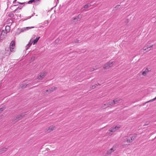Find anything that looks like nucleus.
Listing matches in <instances>:
<instances>
[{"instance_id": "20", "label": "nucleus", "mask_w": 156, "mask_h": 156, "mask_svg": "<svg viewBox=\"0 0 156 156\" xmlns=\"http://www.w3.org/2000/svg\"><path fill=\"white\" fill-rule=\"evenodd\" d=\"M156 99V97L154 98L151 100H150L149 101H148L146 103H148V102H151V101H154Z\"/></svg>"}, {"instance_id": "36", "label": "nucleus", "mask_w": 156, "mask_h": 156, "mask_svg": "<svg viewBox=\"0 0 156 156\" xmlns=\"http://www.w3.org/2000/svg\"><path fill=\"white\" fill-rule=\"evenodd\" d=\"M40 0H35V1H39Z\"/></svg>"}, {"instance_id": "10", "label": "nucleus", "mask_w": 156, "mask_h": 156, "mask_svg": "<svg viewBox=\"0 0 156 156\" xmlns=\"http://www.w3.org/2000/svg\"><path fill=\"white\" fill-rule=\"evenodd\" d=\"M93 2H91L90 3H88L84 6L83 8L84 9H86L88 8L89 7H90L91 6L94 5V4H92Z\"/></svg>"}, {"instance_id": "13", "label": "nucleus", "mask_w": 156, "mask_h": 156, "mask_svg": "<svg viewBox=\"0 0 156 156\" xmlns=\"http://www.w3.org/2000/svg\"><path fill=\"white\" fill-rule=\"evenodd\" d=\"M57 88L56 87H51L50 89H49V90H46V92H48L49 91H50V92L53 91L54 90H56V89Z\"/></svg>"}, {"instance_id": "3", "label": "nucleus", "mask_w": 156, "mask_h": 156, "mask_svg": "<svg viewBox=\"0 0 156 156\" xmlns=\"http://www.w3.org/2000/svg\"><path fill=\"white\" fill-rule=\"evenodd\" d=\"M115 62H109L105 64L104 68L105 69H108L110 67H112Z\"/></svg>"}, {"instance_id": "23", "label": "nucleus", "mask_w": 156, "mask_h": 156, "mask_svg": "<svg viewBox=\"0 0 156 156\" xmlns=\"http://www.w3.org/2000/svg\"><path fill=\"white\" fill-rule=\"evenodd\" d=\"M146 71H144L142 72V74L143 75L145 76L146 75Z\"/></svg>"}, {"instance_id": "27", "label": "nucleus", "mask_w": 156, "mask_h": 156, "mask_svg": "<svg viewBox=\"0 0 156 156\" xmlns=\"http://www.w3.org/2000/svg\"><path fill=\"white\" fill-rule=\"evenodd\" d=\"M145 71H146V72L147 73L149 71L148 69L147 68L145 69Z\"/></svg>"}, {"instance_id": "15", "label": "nucleus", "mask_w": 156, "mask_h": 156, "mask_svg": "<svg viewBox=\"0 0 156 156\" xmlns=\"http://www.w3.org/2000/svg\"><path fill=\"white\" fill-rule=\"evenodd\" d=\"M55 126H50L49 128H48V132H50L51 131L53 130L54 129H55Z\"/></svg>"}, {"instance_id": "32", "label": "nucleus", "mask_w": 156, "mask_h": 156, "mask_svg": "<svg viewBox=\"0 0 156 156\" xmlns=\"http://www.w3.org/2000/svg\"><path fill=\"white\" fill-rule=\"evenodd\" d=\"M77 19V17L74 18V20H76V19Z\"/></svg>"}, {"instance_id": "18", "label": "nucleus", "mask_w": 156, "mask_h": 156, "mask_svg": "<svg viewBox=\"0 0 156 156\" xmlns=\"http://www.w3.org/2000/svg\"><path fill=\"white\" fill-rule=\"evenodd\" d=\"M10 27L9 26H6L5 27V30L7 32L9 30Z\"/></svg>"}, {"instance_id": "22", "label": "nucleus", "mask_w": 156, "mask_h": 156, "mask_svg": "<svg viewBox=\"0 0 156 156\" xmlns=\"http://www.w3.org/2000/svg\"><path fill=\"white\" fill-rule=\"evenodd\" d=\"M35 1V0H30L28 1V3L31 4Z\"/></svg>"}, {"instance_id": "7", "label": "nucleus", "mask_w": 156, "mask_h": 156, "mask_svg": "<svg viewBox=\"0 0 156 156\" xmlns=\"http://www.w3.org/2000/svg\"><path fill=\"white\" fill-rule=\"evenodd\" d=\"M46 74L45 73H41L40 75L37 76V78L39 80H41L45 76Z\"/></svg>"}, {"instance_id": "35", "label": "nucleus", "mask_w": 156, "mask_h": 156, "mask_svg": "<svg viewBox=\"0 0 156 156\" xmlns=\"http://www.w3.org/2000/svg\"><path fill=\"white\" fill-rule=\"evenodd\" d=\"M98 85H100V84L99 83H98L96 85L97 86Z\"/></svg>"}, {"instance_id": "31", "label": "nucleus", "mask_w": 156, "mask_h": 156, "mask_svg": "<svg viewBox=\"0 0 156 156\" xmlns=\"http://www.w3.org/2000/svg\"><path fill=\"white\" fill-rule=\"evenodd\" d=\"M96 86H92V88H93V89H94V88L95 87H96Z\"/></svg>"}, {"instance_id": "14", "label": "nucleus", "mask_w": 156, "mask_h": 156, "mask_svg": "<svg viewBox=\"0 0 156 156\" xmlns=\"http://www.w3.org/2000/svg\"><path fill=\"white\" fill-rule=\"evenodd\" d=\"M20 30V29H18L16 32L15 33V35L16 36L18 35L20 33L22 32Z\"/></svg>"}, {"instance_id": "16", "label": "nucleus", "mask_w": 156, "mask_h": 156, "mask_svg": "<svg viewBox=\"0 0 156 156\" xmlns=\"http://www.w3.org/2000/svg\"><path fill=\"white\" fill-rule=\"evenodd\" d=\"M7 150L6 148L4 147L2 148L0 151V154L4 153L5 151H6Z\"/></svg>"}, {"instance_id": "38", "label": "nucleus", "mask_w": 156, "mask_h": 156, "mask_svg": "<svg viewBox=\"0 0 156 156\" xmlns=\"http://www.w3.org/2000/svg\"><path fill=\"white\" fill-rule=\"evenodd\" d=\"M48 92H49V93L51 92L50 91H49Z\"/></svg>"}, {"instance_id": "30", "label": "nucleus", "mask_w": 156, "mask_h": 156, "mask_svg": "<svg viewBox=\"0 0 156 156\" xmlns=\"http://www.w3.org/2000/svg\"><path fill=\"white\" fill-rule=\"evenodd\" d=\"M81 17V15H79L77 17V18H79V17Z\"/></svg>"}, {"instance_id": "25", "label": "nucleus", "mask_w": 156, "mask_h": 156, "mask_svg": "<svg viewBox=\"0 0 156 156\" xmlns=\"http://www.w3.org/2000/svg\"><path fill=\"white\" fill-rule=\"evenodd\" d=\"M16 3H18L19 4L23 5V4H24L25 2L21 3V2H17Z\"/></svg>"}, {"instance_id": "12", "label": "nucleus", "mask_w": 156, "mask_h": 156, "mask_svg": "<svg viewBox=\"0 0 156 156\" xmlns=\"http://www.w3.org/2000/svg\"><path fill=\"white\" fill-rule=\"evenodd\" d=\"M40 38V37H37L33 41H32V42L34 45L35 44L37 43Z\"/></svg>"}, {"instance_id": "6", "label": "nucleus", "mask_w": 156, "mask_h": 156, "mask_svg": "<svg viewBox=\"0 0 156 156\" xmlns=\"http://www.w3.org/2000/svg\"><path fill=\"white\" fill-rule=\"evenodd\" d=\"M24 114H22L18 115L16 118H14L13 119L14 122H16L20 120L24 116Z\"/></svg>"}, {"instance_id": "39", "label": "nucleus", "mask_w": 156, "mask_h": 156, "mask_svg": "<svg viewBox=\"0 0 156 156\" xmlns=\"http://www.w3.org/2000/svg\"><path fill=\"white\" fill-rule=\"evenodd\" d=\"M106 105V104H105V105Z\"/></svg>"}, {"instance_id": "11", "label": "nucleus", "mask_w": 156, "mask_h": 156, "mask_svg": "<svg viewBox=\"0 0 156 156\" xmlns=\"http://www.w3.org/2000/svg\"><path fill=\"white\" fill-rule=\"evenodd\" d=\"M153 46V45H148L147 46H145L144 48V50H151V48Z\"/></svg>"}, {"instance_id": "1", "label": "nucleus", "mask_w": 156, "mask_h": 156, "mask_svg": "<svg viewBox=\"0 0 156 156\" xmlns=\"http://www.w3.org/2000/svg\"><path fill=\"white\" fill-rule=\"evenodd\" d=\"M136 136V135L135 134L129 135V136L127 138L126 142L127 143L132 142L134 139H135Z\"/></svg>"}, {"instance_id": "2", "label": "nucleus", "mask_w": 156, "mask_h": 156, "mask_svg": "<svg viewBox=\"0 0 156 156\" xmlns=\"http://www.w3.org/2000/svg\"><path fill=\"white\" fill-rule=\"evenodd\" d=\"M119 101L120 100L119 99H116L112 101H110L107 103V106L106 107L114 105L115 104H117Z\"/></svg>"}, {"instance_id": "17", "label": "nucleus", "mask_w": 156, "mask_h": 156, "mask_svg": "<svg viewBox=\"0 0 156 156\" xmlns=\"http://www.w3.org/2000/svg\"><path fill=\"white\" fill-rule=\"evenodd\" d=\"M22 6H19L17 8H16L15 10L13 11V12L14 13H15L16 11H17V10L18 9H22Z\"/></svg>"}, {"instance_id": "28", "label": "nucleus", "mask_w": 156, "mask_h": 156, "mask_svg": "<svg viewBox=\"0 0 156 156\" xmlns=\"http://www.w3.org/2000/svg\"><path fill=\"white\" fill-rule=\"evenodd\" d=\"M27 85V84H25V85H23V86H21V87L22 88H25L26 87V86Z\"/></svg>"}, {"instance_id": "26", "label": "nucleus", "mask_w": 156, "mask_h": 156, "mask_svg": "<svg viewBox=\"0 0 156 156\" xmlns=\"http://www.w3.org/2000/svg\"><path fill=\"white\" fill-rule=\"evenodd\" d=\"M4 110V108H0V113L2 112V111H3Z\"/></svg>"}, {"instance_id": "21", "label": "nucleus", "mask_w": 156, "mask_h": 156, "mask_svg": "<svg viewBox=\"0 0 156 156\" xmlns=\"http://www.w3.org/2000/svg\"><path fill=\"white\" fill-rule=\"evenodd\" d=\"M20 30H21V31L22 32H24L25 31H26V29L25 27L23 28H22L20 29Z\"/></svg>"}, {"instance_id": "34", "label": "nucleus", "mask_w": 156, "mask_h": 156, "mask_svg": "<svg viewBox=\"0 0 156 156\" xmlns=\"http://www.w3.org/2000/svg\"><path fill=\"white\" fill-rule=\"evenodd\" d=\"M120 6V5H117V6H116V7H115V8H117V7L118 8V6Z\"/></svg>"}, {"instance_id": "33", "label": "nucleus", "mask_w": 156, "mask_h": 156, "mask_svg": "<svg viewBox=\"0 0 156 156\" xmlns=\"http://www.w3.org/2000/svg\"><path fill=\"white\" fill-rule=\"evenodd\" d=\"M17 0H14V1L13 2V3H14V2H15Z\"/></svg>"}, {"instance_id": "29", "label": "nucleus", "mask_w": 156, "mask_h": 156, "mask_svg": "<svg viewBox=\"0 0 156 156\" xmlns=\"http://www.w3.org/2000/svg\"><path fill=\"white\" fill-rule=\"evenodd\" d=\"M16 3V4L14 5V6H17L19 4L18 3H16V2H15Z\"/></svg>"}, {"instance_id": "5", "label": "nucleus", "mask_w": 156, "mask_h": 156, "mask_svg": "<svg viewBox=\"0 0 156 156\" xmlns=\"http://www.w3.org/2000/svg\"><path fill=\"white\" fill-rule=\"evenodd\" d=\"M120 125H117L116 126H113L111 127L110 129H109V131L111 132H114L118 130L119 128H120Z\"/></svg>"}, {"instance_id": "19", "label": "nucleus", "mask_w": 156, "mask_h": 156, "mask_svg": "<svg viewBox=\"0 0 156 156\" xmlns=\"http://www.w3.org/2000/svg\"><path fill=\"white\" fill-rule=\"evenodd\" d=\"M25 28V29H26V30H28L30 29L34 28V27H26Z\"/></svg>"}, {"instance_id": "9", "label": "nucleus", "mask_w": 156, "mask_h": 156, "mask_svg": "<svg viewBox=\"0 0 156 156\" xmlns=\"http://www.w3.org/2000/svg\"><path fill=\"white\" fill-rule=\"evenodd\" d=\"M115 148L114 147H112V148H111L109 150H108L107 152V154L108 155H109L111 154V153L113 152L115 150Z\"/></svg>"}, {"instance_id": "8", "label": "nucleus", "mask_w": 156, "mask_h": 156, "mask_svg": "<svg viewBox=\"0 0 156 156\" xmlns=\"http://www.w3.org/2000/svg\"><path fill=\"white\" fill-rule=\"evenodd\" d=\"M32 41L31 39L29 41L28 43L26 45V50H27L30 47L31 45H32Z\"/></svg>"}, {"instance_id": "37", "label": "nucleus", "mask_w": 156, "mask_h": 156, "mask_svg": "<svg viewBox=\"0 0 156 156\" xmlns=\"http://www.w3.org/2000/svg\"><path fill=\"white\" fill-rule=\"evenodd\" d=\"M21 14H20V17H21Z\"/></svg>"}, {"instance_id": "4", "label": "nucleus", "mask_w": 156, "mask_h": 156, "mask_svg": "<svg viewBox=\"0 0 156 156\" xmlns=\"http://www.w3.org/2000/svg\"><path fill=\"white\" fill-rule=\"evenodd\" d=\"M15 43L14 41H12L10 43L9 48L11 52L14 51V48L15 47Z\"/></svg>"}, {"instance_id": "24", "label": "nucleus", "mask_w": 156, "mask_h": 156, "mask_svg": "<svg viewBox=\"0 0 156 156\" xmlns=\"http://www.w3.org/2000/svg\"><path fill=\"white\" fill-rule=\"evenodd\" d=\"M9 16L11 17H13V13H10L9 15Z\"/></svg>"}]
</instances>
